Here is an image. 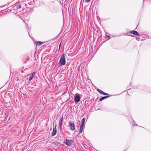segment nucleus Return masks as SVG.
<instances>
[{
	"label": "nucleus",
	"mask_w": 151,
	"mask_h": 151,
	"mask_svg": "<svg viewBox=\"0 0 151 151\" xmlns=\"http://www.w3.org/2000/svg\"><path fill=\"white\" fill-rule=\"evenodd\" d=\"M65 55L64 54H63L61 56L60 60L59 62V65L60 66L64 65L65 64Z\"/></svg>",
	"instance_id": "obj_1"
},
{
	"label": "nucleus",
	"mask_w": 151,
	"mask_h": 151,
	"mask_svg": "<svg viewBox=\"0 0 151 151\" xmlns=\"http://www.w3.org/2000/svg\"><path fill=\"white\" fill-rule=\"evenodd\" d=\"M80 100V97L78 93H76L75 95V102L77 104L79 102Z\"/></svg>",
	"instance_id": "obj_2"
},
{
	"label": "nucleus",
	"mask_w": 151,
	"mask_h": 151,
	"mask_svg": "<svg viewBox=\"0 0 151 151\" xmlns=\"http://www.w3.org/2000/svg\"><path fill=\"white\" fill-rule=\"evenodd\" d=\"M68 126L70 127V129L71 130L74 131L75 130V127L74 123L70 122H69Z\"/></svg>",
	"instance_id": "obj_3"
},
{
	"label": "nucleus",
	"mask_w": 151,
	"mask_h": 151,
	"mask_svg": "<svg viewBox=\"0 0 151 151\" xmlns=\"http://www.w3.org/2000/svg\"><path fill=\"white\" fill-rule=\"evenodd\" d=\"M73 142L72 140H69L66 139L65 140V144L68 146H70L71 145L72 143Z\"/></svg>",
	"instance_id": "obj_4"
},
{
	"label": "nucleus",
	"mask_w": 151,
	"mask_h": 151,
	"mask_svg": "<svg viewBox=\"0 0 151 151\" xmlns=\"http://www.w3.org/2000/svg\"><path fill=\"white\" fill-rule=\"evenodd\" d=\"M36 73L35 72H33L32 73L30 74L29 78V81H30L34 78L35 76Z\"/></svg>",
	"instance_id": "obj_5"
},
{
	"label": "nucleus",
	"mask_w": 151,
	"mask_h": 151,
	"mask_svg": "<svg viewBox=\"0 0 151 151\" xmlns=\"http://www.w3.org/2000/svg\"><path fill=\"white\" fill-rule=\"evenodd\" d=\"M63 117L62 116L61 118H60L59 121V126L60 128H61L62 127L63 124Z\"/></svg>",
	"instance_id": "obj_6"
},
{
	"label": "nucleus",
	"mask_w": 151,
	"mask_h": 151,
	"mask_svg": "<svg viewBox=\"0 0 151 151\" xmlns=\"http://www.w3.org/2000/svg\"><path fill=\"white\" fill-rule=\"evenodd\" d=\"M56 127V126L55 125V127L53 128L52 132V136H55L57 132Z\"/></svg>",
	"instance_id": "obj_7"
},
{
	"label": "nucleus",
	"mask_w": 151,
	"mask_h": 151,
	"mask_svg": "<svg viewBox=\"0 0 151 151\" xmlns=\"http://www.w3.org/2000/svg\"><path fill=\"white\" fill-rule=\"evenodd\" d=\"M131 32L133 34L137 36H139L140 35L139 33L136 31H133Z\"/></svg>",
	"instance_id": "obj_8"
},
{
	"label": "nucleus",
	"mask_w": 151,
	"mask_h": 151,
	"mask_svg": "<svg viewBox=\"0 0 151 151\" xmlns=\"http://www.w3.org/2000/svg\"><path fill=\"white\" fill-rule=\"evenodd\" d=\"M21 5L17 4V5H15L14 6V9H20V8H21Z\"/></svg>",
	"instance_id": "obj_9"
},
{
	"label": "nucleus",
	"mask_w": 151,
	"mask_h": 151,
	"mask_svg": "<svg viewBox=\"0 0 151 151\" xmlns=\"http://www.w3.org/2000/svg\"><path fill=\"white\" fill-rule=\"evenodd\" d=\"M110 96H105L103 97L100 98L99 99V101H101L103 100L104 99H105L107 98H108V97H109Z\"/></svg>",
	"instance_id": "obj_10"
},
{
	"label": "nucleus",
	"mask_w": 151,
	"mask_h": 151,
	"mask_svg": "<svg viewBox=\"0 0 151 151\" xmlns=\"http://www.w3.org/2000/svg\"><path fill=\"white\" fill-rule=\"evenodd\" d=\"M36 45L40 46L43 44V42H36Z\"/></svg>",
	"instance_id": "obj_11"
},
{
	"label": "nucleus",
	"mask_w": 151,
	"mask_h": 151,
	"mask_svg": "<svg viewBox=\"0 0 151 151\" xmlns=\"http://www.w3.org/2000/svg\"><path fill=\"white\" fill-rule=\"evenodd\" d=\"M97 91L99 92V93H100L101 94H102V93H103V91H102L100 89H99V88H97L96 89Z\"/></svg>",
	"instance_id": "obj_12"
},
{
	"label": "nucleus",
	"mask_w": 151,
	"mask_h": 151,
	"mask_svg": "<svg viewBox=\"0 0 151 151\" xmlns=\"http://www.w3.org/2000/svg\"><path fill=\"white\" fill-rule=\"evenodd\" d=\"M85 121V118L81 120V124H84Z\"/></svg>",
	"instance_id": "obj_13"
},
{
	"label": "nucleus",
	"mask_w": 151,
	"mask_h": 151,
	"mask_svg": "<svg viewBox=\"0 0 151 151\" xmlns=\"http://www.w3.org/2000/svg\"><path fill=\"white\" fill-rule=\"evenodd\" d=\"M83 130V129L80 128V131H79V134H80L82 132V130Z\"/></svg>",
	"instance_id": "obj_14"
},
{
	"label": "nucleus",
	"mask_w": 151,
	"mask_h": 151,
	"mask_svg": "<svg viewBox=\"0 0 151 151\" xmlns=\"http://www.w3.org/2000/svg\"><path fill=\"white\" fill-rule=\"evenodd\" d=\"M103 93H102V94H103L104 95H109V94L106 93L105 92H104L103 91Z\"/></svg>",
	"instance_id": "obj_15"
},
{
	"label": "nucleus",
	"mask_w": 151,
	"mask_h": 151,
	"mask_svg": "<svg viewBox=\"0 0 151 151\" xmlns=\"http://www.w3.org/2000/svg\"><path fill=\"white\" fill-rule=\"evenodd\" d=\"M83 126H84V124H81L80 126V128L83 129Z\"/></svg>",
	"instance_id": "obj_16"
},
{
	"label": "nucleus",
	"mask_w": 151,
	"mask_h": 151,
	"mask_svg": "<svg viewBox=\"0 0 151 151\" xmlns=\"http://www.w3.org/2000/svg\"><path fill=\"white\" fill-rule=\"evenodd\" d=\"M91 0H85V1L86 2H88L90 1Z\"/></svg>",
	"instance_id": "obj_17"
},
{
	"label": "nucleus",
	"mask_w": 151,
	"mask_h": 151,
	"mask_svg": "<svg viewBox=\"0 0 151 151\" xmlns=\"http://www.w3.org/2000/svg\"><path fill=\"white\" fill-rule=\"evenodd\" d=\"M60 46H59V49H60Z\"/></svg>",
	"instance_id": "obj_18"
},
{
	"label": "nucleus",
	"mask_w": 151,
	"mask_h": 151,
	"mask_svg": "<svg viewBox=\"0 0 151 151\" xmlns=\"http://www.w3.org/2000/svg\"><path fill=\"white\" fill-rule=\"evenodd\" d=\"M107 37H109L110 36H107Z\"/></svg>",
	"instance_id": "obj_19"
}]
</instances>
